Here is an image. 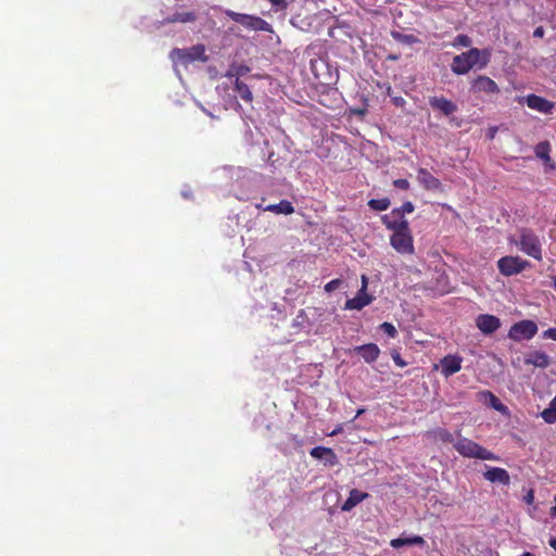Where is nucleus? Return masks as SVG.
<instances>
[{"label": "nucleus", "instance_id": "1", "mask_svg": "<svg viewBox=\"0 0 556 556\" xmlns=\"http://www.w3.org/2000/svg\"><path fill=\"white\" fill-rule=\"evenodd\" d=\"M491 52L488 49L470 48L453 58L451 70L456 75H466L471 68L482 70L488 66Z\"/></svg>", "mask_w": 556, "mask_h": 556}, {"label": "nucleus", "instance_id": "2", "mask_svg": "<svg viewBox=\"0 0 556 556\" xmlns=\"http://www.w3.org/2000/svg\"><path fill=\"white\" fill-rule=\"evenodd\" d=\"M509 242L535 261L543 260L542 239L533 229L528 227L518 229L517 238L510 237Z\"/></svg>", "mask_w": 556, "mask_h": 556}, {"label": "nucleus", "instance_id": "3", "mask_svg": "<svg viewBox=\"0 0 556 556\" xmlns=\"http://www.w3.org/2000/svg\"><path fill=\"white\" fill-rule=\"evenodd\" d=\"M454 448L464 457L478 458L483 460H497L498 457L491 451L468 438H459L454 443Z\"/></svg>", "mask_w": 556, "mask_h": 556}, {"label": "nucleus", "instance_id": "4", "mask_svg": "<svg viewBox=\"0 0 556 556\" xmlns=\"http://www.w3.org/2000/svg\"><path fill=\"white\" fill-rule=\"evenodd\" d=\"M225 14L233 22L239 23L245 28L253 30L271 31V25L258 16L238 13L231 10H227Z\"/></svg>", "mask_w": 556, "mask_h": 556}, {"label": "nucleus", "instance_id": "5", "mask_svg": "<svg viewBox=\"0 0 556 556\" xmlns=\"http://www.w3.org/2000/svg\"><path fill=\"white\" fill-rule=\"evenodd\" d=\"M530 263L522 260L520 256H503L497 261V268L500 273L506 277H510L523 271Z\"/></svg>", "mask_w": 556, "mask_h": 556}, {"label": "nucleus", "instance_id": "6", "mask_svg": "<svg viewBox=\"0 0 556 556\" xmlns=\"http://www.w3.org/2000/svg\"><path fill=\"white\" fill-rule=\"evenodd\" d=\"M391 247L402 255L415 253L414 239L410 230L393 231L390 237Z\"/></svg>", "mask_w": 556, "mask_h": 556}, {"label": "nucleus", "instance_id": "7", "mask_svg": "<svg viewBox=\"0 0 556 556\" xmlns=\"http://www.w3.org/2000/svg\"><path fill=\"white\" fill-rule=\"evenodd\" d=\"M538 332V326L534 321L523 319L515 323L509 331L508 338L514 341H522L532 339Z\"/></svg>", "mask_w": 556, "mask_h": 556}, {"label": "nucleus", "instance_id": "8", "mask_svg": "<svg viewBox=\"0 0 556 556\" xmlns=\"http://www.w3.org/2000/svg\"><path fill=\"white\" fill-rule=\"evenodd\" d=\"M172 55L182 64H188L197 60L202 62L207 60L203 45H195L189 49H174Z\"/></svg>", "mask_w": 556, "mask_h": 556}, {"label": "nucleus", "instance_id": "9", "mask_svg": "<svg viewBox=\"0 0 556 556\" xmlns=\"http://www.w3.org/2000/svg\"><path fill=\"white\" fill-rule=\"evenodd\" d=\"M367 285H368V278L365 275H363L362 276V288L359 289V291L357 292V294L354 298L349 299L345 302V305H344L345 309L361 311L362 308H364L365 306L369 305L372 302L374 298L366 292Z\"/></svg>", "mask_w": 556, "mask_h": 556}, {"label": "nucleus", "instance_id": "10", "mask_svg": "<svg viewBox=\"0 0 556 556\" xmlns=\"http://www.w3.org/2000/svg\"><path fill=\"white\" fill-rule=\"evenodd\" d=\"M470 91L475 94H494L500 92V88L492 78L484 75H479L470 83Z\"/></svg>", "mask_w": 556, "mask_h": 556}, {"label": "nucleus", "instance_id": "11", "mask_svg": "<svg viewBox=\"0 0 556 556\" xmlns=\"http://www.w3.org/2000/svg\"><path fill=\"white\" fill-rule=\"evenodd\" d=\"M382 223L392 231L410 230L408 220L397 210H392L389 214L383 215Z\"/></svg>", "mask_w": 556, "mask_h": 556}, {"label": "nucleus", "instance_id": "12", "mask_svg": "<svg viewBox=\"0 0 556 556\" xmlns=\"http://www.w3.org/2000/svg\"><path fill=\"white\" fill-rule=\"evenodd\" d=\"M476 326L483 334H492L501 327V320L494 315L481 314L476 318Z\"/></svg>", "mask_w": 556, "mask_h": 556}, {"label": "nucleus", "instance_id": "13", "mask_svg": "<svg viewBox=\"0 0 556 556\" xmlns=\"http://www.w3.org/2000/svg\"><path fill=\"white\" fill-rule=\"evenodd\" d=\"M525 101L530 109L544 114H551L555 108L554 102L536 94H528Z\"/></svg>", "mask_w": 556, "mask_h": 556}, {"label": "nucleus", "instance_id": "14", "mask_svg": "<svg viewBox=\"0 0 556 556\" xmlns=\"http://www.w3.org/2000/svg\"><path fill=\"white\" fill-rule=\"evenodd\" d=\"M429 105L432 110L439 111L444 116H450L458 110L457 105L453 101L444 97H430Z\"/></svg>", "mask_w": 556, "mask_h": 556}, {"label": "nucleus", "instance_id": "15", "mask_svg": "<svg viewBox=\"0 0 556 556\" xmlns=\"http://www.w3.org/2000/svg\"><path fill=\"white\" fill-rule=\"evenodd\" d=\"M417 179L419 184L429 191L440 190L442 187L441 181L434 177L427 168L420 167L417 170Z\"/></svg>", "mask_w": 556, "mask_h": 556}, {"label": "nucleus", "instance_id": "16", "mask_svg": "<svg viewBox=\"0 0 556 556\" xmlns=\"http://www.w3.org/2000/svg\"><path fill=\"white\" fill-rule=\"evenodd\" d=\"M462 357L457 355H447L441 359L442 375L450 377L462 369Z\"/></svg>", "mask_w": 556, "mask_h": 556}, {"label": "nucleus", "instance_id": "17", "mask_svg": "<svg viewBox=\"0 0 556 556\" xmlns=\"http://www.w3.org/2000/svg\"><path fill=\"white\" fill-rule=\"evenodd\" d=\"M525 364L539 368H546L549 366L551 361L548 355L543 351H531L525 356Z\"/></svg>", "mask_w": 556, "mask_h": 556}, {"label": "nucleus", "instance_id": "18", "mask_svg": "<svg viewBox=\"0 0 556 556\" xmlns=\"http://www.w3.org/2000/svg\"><path fill=\"white\" fill-rule=\"evenodd\" d=\"M484 478L492 483H501L508 485L510 483V477L507 470L500 467H491L484 472Z\"/></svg>", "mask_w": 556, "mask_h": 556}, {"label": "nucleus", "instance_id": "19", "mask_svg": "<svg viewBox=\"0 0 556 556\" xmlns=\"http://www.w3.org/2000/svg\"><path fill=\"white\" fill-rule=\"evenodd\" d=\"M354 351L361 355L366 363H374L380 355V349L375 343L356 346Z\"/></svg>", "mask_w": 556, "mask_h": 556}, {"label": "nucleus", "instance_id": "20", "mask_svg": "<svg viewBox=\"0 0 556 556\" xmlns=\"http://www.w3.org/2000/svg\"><path fill=\"white\" fill-rule=\"evenodd\" d=\"M369 497V494L367 492L359 491L357 489H352L349 493V497L346 501L342 504L341 510L342 511H350L352 510L356 505L362 503L363 501L367 500Z\"/></svg>", "mask_w": 556, "mask_h": 556}, {"label": "nucleus", "instance_id": "21", "mask_svg": "<svg viewBox=\"0 0 556 556\" xmlns=\"http://www.w3.org/2000/svg\"><path fill=\"white\" fill-rule=\"evenodd\" d=\"M477 396H478L479 401H483L484 403H486L490 407L494 408L495 410L503 413V414L507 412V407L491 391H488V390L480 391L477 394Z\"/></svg>", "mask_w": 556, "mask_h": 556}, {"label": "nucleus", "instance_id": "22", "mask_svg": "<svg viewBox=\"0 0 556 556\" xmlns=\"http://www.w3.org/2000/svg\"><path fill=\"white\" fill-rule=\"evenodd\" d=\"M534 152L536 157L542 160L547 167L555 169V164L549 156L551 144L548 141L539 142L534 148Z\"/></svg>", "mask_w": 556, "mask_h": 556}, {"label": "nucleus", "instance_id": "23", "mask_svg": "<svg viewBox=\"0 0 556 556\" xmlns=\"http://www.w3.org/2000/svg\"><path fill=\"white\" fill-rule=\"evenodd\" d=\"M309 454L313 458L325 459L330 465H333L337 460V456L330 447L316 446L311 450Z\"/></svg>", "mask_w": 556, "mask_h": 556}, {"label": "nucleus", "instance_id": "24", "mask_svg": "<svg viewBox=\"0 0 556 556\" xmlns=\"http://www.w3.org/2000/svg\"><path fill=\"white\" fill-rule=\"evenodd\" d=\"M250 71H251V68L248 65L233 62L229 65L227 72L225 73L224 76L229 79L235 78V80H236V79H240V77H243L247 74H249Z\"/></svg>", "mask_w": 556, "mask_h": 556}, {"label": "nucleus", "instance_id": "25", "mask_svg": "<svg viewBox=\"0 0 556 556\" xmlns=\"http://www.w3.org/2000/svg\"><path fill=\"white\" fill-rule=\"evenodd\" d=\"M425 544H426V542H425L424 538H421L420 535H412L409 538H396V539H392L390 541V545L393 548H400V547L405 546V545H419V546H422Z\"/></svg>", "mask_w": 556, "mask_h": 556}, {"label": "nucleus", "instance_id": "26", "mask_svg": "<svg viewBox=\"0 0 556 556\" xmlns=\"http://www.w3.org/2000/svg\"><path fill=\"white\" fill-rule=\"evenodd\" d=\"M264 211L271 212L275 214L290 215L294 212V206L290 201L281 200L277 204H269L267 206H264Z\"/></svg>", "mask_w": 556, "mask_h": 556}, {"label": "nucleus", "instance_id": "27", "mask_svg": "<svg viewBox=\"0 0 556 556\" xmlns=\"http://www.w3.org/2000/svg\"><path fill=\"white\" fill-rule=\"evenodd\" d=\"M233 89L239 97L247 103H252L253 94L250 87L240 79H236L233 83Z\"/></svg>", "mask_w": 556, "mask_h": 556}, {"label": "nucleus", "instance_id": "28", "mask_svg": "<svg viewBox=\"0 0 556 556\" xmlns=\"http://www.w3.org/2000/svg\"><path fill=\"white\" fill-rule=\"evenodd\" d=\"M435 442L454 443V435L445 428H437L428 432Z\"/></svg>", "mask_w": 556, "mask_h": 556}, {"label": "nucleus", "instance_id": "29", "mask_svg": "<svg viewBox=\"0 0 556 556\" xmlns=\"http://www.w3.org/2000/svg\"><path fill=\"white\" fill-rule=\"evenodd\" d=\"M195 20L197 16L193 12H176L167 21L169 23H190Z\"/></svg>", "mask_w": 556, "mask_h": 556}, {"label": "nucleus", "instance_id": "30", "mask_svg": "<svg viewBox=\"0 0 556 556\" xmlns=\"http://www.w3.org/2000/svg\"><path fill=\"white\" fill-rule=\"evenodd\" d=\"M391 202L388 198L382 199H371L368 201V206L378 212H382L389 208Z\"/></svg>", "mask_w": 556, "mask_h": 556}, {"label": "nucleus", "instance_id": "31", "mask_svg": "<svg viewBox=\"0 0 556 556\" xmlns=\"http://www.w3.org/2000/svg\"><path fill=\"white\" fill-rule=\"evenodd\" d=\"M542 418L547 424L556 422V406L551 402L549 407L542 412Z\"/></svg>", "mask_w": 556, "mask_h": 556}, {"label": "nucleus", "instance_id": "32", "mask_svg": "<svg viewBox=\"0 0 556 556\" xmlns=\"http://www.w3.org/2000/svg\"><path fill=\"white\" fill-rule=\"evenodd\" d=\"M470 45H471V39L469 38V36L464 35V34L457 35L453 41L454 47H466L467 48Z\"/></svg>", "mask_w": 556, "mask_h": 556}, {"label": "nucleus", "instance_id": "33", "mask_svg": "<svg viewBox=\"0 0 556 556\" xmlns=\"http://www.w3.org/2000/svg\"><path fill=\"white\" fill-rule=\"evenodd\" d=\"M380 329L390 338H395L397 336V330L391 323H382L380 325Z\"/></svg>", "mask_w": 556, "mask_h": 556}, {"label": "nucleus", "instance_id": "34", "mask_svg": "<svg viewBox=\"0 0 556 556\" xmlns=\"http://www.w3.org/2000/svg\"><path fill=\"white\" fill-rule=\"evenodd\" d=\"M395 210H397L399 213H401V215L404 216L406 213L407 214L413 213L415 210V206L410 201H406L402 204L401 207H396Z\"/></svg>", "mask_w": 556, "mask_h": 556}, {"label": "nucleus", "instance_id": "35", "mask_svg": "<svg viewBox=\"0 0 556 556\" xmlns=\"http://www.w3.org/2000/svg\"><path fill=\"white\" fill-rule=\"evenodd\" d=\"M391 356H392V359H393V362L395 363V365H396V366H399V367L403 368V367H405V366L407 365V362H405V361L401 357V355H400L399 351H396V350H392V351H391Z\"/></svg>", "mask_w": 556, "mask_h": 556}, {"label": "nucleus", "instance_id": "36", "mask_svg": "<svg viewBox=\"0 0 556 556\" xmlns=\"http://www.w3.org/2000/svg\"><path fill=\"white\" fill-rule=\"evenodd\" d=\"M341 283H342V281L340 279H332L326 283L325 291L330 293V292L334 291L336 289H338Z\"/></svg>", "mask_w": 556, "mask_h": 556}, {"label": "nucleus", "instance_id": "37", "mask_svg": "<svg viewBox=\"0 0 556 556\" xmlns=\"http://www.w3.org/2000/svg\"><path fill=\"white\" fill-rule=\"evenodd\" d=\"M393 186L399 189H402V190H408L410 187V184L407 179L399 178V179L393 180Z\"/></svg>", "mask_w": 556, "mask_h": 556}, {"label": "nucleus", "instance_id": "38", "mask_svg": "<svg viewBox=\"0 0 556 556\" xmlns=\"http://www.w3.org/2000/svg\"><path fill=\"white\" fill-rule=\"evenodd\" d=\"M543 337L556 341V328H548L543 332Z\"/></svg>", "mask_w": 556, "mask_h": 556}, {"label": "nucleus", "instance_id": "39", "mask_svg": "<svg viewBox=\"0 0 556 556\" xmlns=\"http://www.w3.org/2000/svg\"><path fill=\"white\" fill-rule=\"evenodd\" d=\"M274 7L279 9H286L288 3L286 0H268Z\"/></svg>", "mask_w": 556, "mask_h": 556}, {"label": "nucleus", "instance_id": "40", "mask_svg": "<svg viewBox=\"0 0 556 556\" xmlns=\"http://www.w3.org/2000/svg\"><path fill=\"white\" fill-rule=\"evenodd\" d=\"M525 502L529 505L533 504L534 502V491L529 490L528 493L523 497Z\"/></svg>", "mask_w": 556, "mask_h": 556}, {"label": "nucleus", "instance_id": "41", "mask_svg": "<svg viewBox=\"0 0 556 556\" xmlns=\"http://www.w3.org/2000/svg\"><path fill=\"white\" fill-rule=\"evenodd\" d=\"M543 35H544V29H543V27H542V26L536 27V28L534 29V31H533V36H534V37H543Z\"/></svg>", "mask_w": 556, "mask_h": 556}, {"label": "nucleus", "instance_id": "42", "mask_svg": "<svg viewBox=\"0 0 556 556\" xmlns=\"http://www.w3.org/2000/svg\"><path fill=\"white\" fill-rule=\"evenodd\" d=\"M393 102L397 106H402L405 104V100L402 97H396L393 99Z\"/></svg>", "mask_w": 556, "mask_h": 556}, {"label": "nucleus", "instance_id": "43", "mask_svg": "<svg viewBox=\"0 0 556 556\" xmlns=\"http://www.w3.org/2000/svg\"><path fill=\"white\" fill-rule=\"evenodd\" d=\"M548 543L549 546L556 552V538H551Z\"/></svg>", "mask_w": 556, "mask_h": 556}, {"label": "nucleus", "instance_id": "44", "mask_svg": "<svg viewBox=\"0 0 556 556\" xmlns=\"http://www.w3.org/2000/svg\"><path fill=\"white\" fill-rule=\"evenodd\" d=\"M316 63H317V61H315V60H311V70H312L314 73H315V71H316Z\"/></svg>", "mask_w": 556, "mask_h": 556}, {"label": "nucleus", "instance_id": "45", "mask_svg": "<svg viewBox=\"0 0 556 556\" xmlns=\"http://www.w3.org/2000/svg\"><path fill=\"white\" fill-rule=\"evenodd\" d=\"M340 431H341V428H337V429H334V430L330 433V435H336V434H338Z\"/></svg>", "mask_w": 556, "mask_h": 556}, {"label": "nucleus", "instance_id": "46", "mask_svg": "<svg viewBox=\"0 0 556 556\" xmlns=\"http://www.w3.org/2000/svg\"><path fill=\"white\" fill-rule=\"evenodd\" d=\"M393 37H394L395 39H399V38H401V37H402V35H401V34H399V33H393Z\"/></svg>", "mask_w": 556, "mask_h": 556}, {"label": "nucleus", "instance_id": "47", "mask_svg": "<svg viewBox=\"0 0 556 556\" xmlns=\"http://www.w3.org/2000/svg\"><path fill=\"white\" fill-rule=\"evenodd\" d=\"M406 38H407V42H412L413 40H415V39H414V37H413V35H409V36H407Z\"/></svg>", "mask_w": 556, "mask_h": 556}, {"label": "nucleus", "instance_id": "48", "mask_svg": "<svg viewBox=\"0 0 556 556\" xmlns=\"http://www.w3.org/2000/svg\"><path fill=\"white\" fill-rule=\"evenodd\" d=\"M553 286H554V288L556 290V276L553 278Z\"/></svg>", "mask_w": 556, "mask_h": 556}, {"label": "nucleus", "instance_id": "49", "mask_svg": "<svg viewBox=\"0 0 556 556\" xmlns=\"http://www.w3.org/2000/svg\"><path fill=\"white\" fill-rule=\"evenodd\" d=\"M364 409H359L356 414V417L359 416L361 414H363Z\"/></svg>", "mask_w": 556, "mask_h": 556}, {"label": "nucleus", "instance_id": "50", "mask_svg": "<svg viewBox=\"0 0 556 556\" xmlns=\"http://www.w3.org/2000/svg\"><path fill=\"white\" fill-rule=\"evenodd\" d=\"M256 207L264 210L263 204H257Z\"/></svg>", "mask_w": 556, "mask_h": 556}, {"label": "nucleus", "instance_id": "51", "mask_svg": "<svg viewBox=\"0 0 556 556\" xmlns=\"http://www.w3.org/2000/svg\"><path fill=\"white\" fill-rule=\"evenodd\" d=\"M552 403H553V405L556 406V396L553 399Z\"/></svg>", "mask_w": 556, "mask_h": 556}]
</instances>
